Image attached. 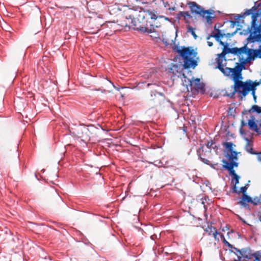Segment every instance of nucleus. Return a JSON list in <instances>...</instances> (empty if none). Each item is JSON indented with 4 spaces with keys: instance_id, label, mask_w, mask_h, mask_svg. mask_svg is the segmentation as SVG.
Returning <instances> with one entry per match:
<instances>
[{
    "instance_id": "nucleus-1",
    "label": "nucleus",
    "mask_w": 261,
    "mask_h": 261,
    "mask_svg": "<svg viewBox=\"0 0 261 261\" xmlns=\"http://www.w3.org/2000/svg\"><path fill=\"white\" fill-rule=\"evenodd\" d=\"M127 17L131 19V27H133L134 29L148 33L154 32V28L160 26L156 21L158 18H162L149 10H145L139 11L130 10Z\"/></svg>"
},
{
    "instance_id": "nucleus-2",
    "label": "nucleus",
    "mask_w": 261,
    "mask_h": 261,
    "mask_svg": "<svg viewBox=\"0 0 261 261\" xmlns=\"http://www.w3.org/2000/svg\"><path fill=\"white\" fill-rule=\"evenodd\" d=\"M256 9V8L254 6L251 9L246 10L245 12L237 15L235 18L236 20H239L241 18H244L245 16L252 14L251 24L249 30L250 35L248 37L249 41L251 42H261V24L258 25L256 22L260 14L258 13H252V11ZM244 46L246 47V45ZM242 54H247L250 60H253L255 58H261V44L259 45V48L257 49H248L246 47L245 53H243Z\"/></svg>"
},
{
    "instance_id": "nucleus-3",
    "label": "nucleus",
    "mask_w": 261,
    "mask_h": 261,
    "mask_svg": "<svg viewBox=\"0 0 261 261\" xmlns=\"http://www.w3.org/2000/svg\"><path fill=\"white\" fill-rule=\"evenodd\" d=\"M175 49L184 59V63L182 65L172 64L169 68V72L172 73L174 76H177L180 78L186 77L185 74L183 72L184 69L190 68H194L197 66V62L194 59L197 53L190 47H183L181 49L178 47Z\"/></svg>"
},
{
    "instance_id": "nucleus-4",
    "label": "nucleus",
    "mask_w": 261,
    "mask_h": 261,
    "mask_svg": "<svg viewBox=\"0 0 261 261\" xmlns=\"http://www.w3.org/2000/svg\"><path fill=\"white\" fill-rule=\"evenodd\" d=\"M242 68L243 67L231 76L234 82L232 86L233 90L231 93L227 94L228 96L232 98L234 94L237 93L240 100H242L248 94L249 90L248 80L245 82L241 81L243 79L241 73Z\"/></svg>"
},
{
    "instance_id": "nucleus-5",
    "label": "nucleus",
    "mask_w": 261,
    "mask_h": 261,
    "mask_svg": "<svg viewBox=\"0 0 261 261\" xmlns=\"http://www.w3.org/2000/svg\"><path fill=\"white\" fill-rule=\"evenodd\" d=\"M217 63L218 68L221 72L226 76H230L236 73L238 70L243 67L240 63H237V66L234 68L226 67V59H222V58H217Z\"/></svg>"
},
{
    "instance_id": "nucleus-6",
    "label": "nucleus",
    "mask_w": 261,
    "mask_h": 261,
    "mask_svg": "<svg viewBox=\"0 0 261 261\" xmlns=\"http://www.w3.org/2000/svg\"><path fill=\"white\" fill-rule=\"evenodd\" d=\"M237 256V259L236 261H248L253 258L254 253L248 248H242L241 249L234 247L233 250H231Z\"/></svg>"
},
{
    "instance_id": "nucleus-7",
    "label": "nucleus",
    "mask_w": 261,
    "mask_h": 261,
    "mask_svg": "<svg viewBox=\"0 0 261 261\" xmlns=\"http://www.w3.org/2000/svg\"><path fill=\"white\" fill-rule=\"evenodd\" d=\"M162 94L156 91L152 92L147 99L146 104L149 108H153L161 103L160 96Z\"/></svg>"
},
{
    "instance_id": "nucleus-8",
    "label": "nucleus",
    "mask_w": 261,
    "mask_h": 261,
    "mask_svg": "<svg viewBox=\"0 0 261 261\" xmlns=\"http://www.w3.org/2000/svg\"><path fill=\"white\" fill-rule=\"evenodd\" d=\"M246 47L243 46L240 48L233 47L231 48H228V51H226V46L223 48V51L218 55V58H222L225 59V55L227 53L232 54L235 55H241L242 53H245Z\"/></svg>"
},
{
    "instance_id": "nucleus-9",
    "label": "nucleus",
    "mask_w": 261,
    "mask_h": 261,
    "mask_svg": "<svg viewBox=\"0 0 261 261\" xmlns=\"http://www.w3.org/2000/svg\"><path fill=\"white\" fill-rule=\"evenodd\" d=\"M200 17L205 20L206 23L211 25L213 23V19L216 17L215 12L212 9L204 10Z\"/></svg>"
},
{
    "instance_id": "nucleus-10",
    "label": "nucleus",
    "mask_w": 261,
    "mask_h": 261,
    "mask_svg": "<svg viewBox=\"0 0 261 261\" xmlns=\"http://www.w3.org/2000/svg\"><path fill=\"white\" fill-rule=\"evenodd\" d=\"M188 5L192 13L198 15L199 16H200L204 10L203 7L197 4L195 2H190L188 3Z\"/></svg>"
},
{
    "instance_id": "nucleus-11",
    "label": "nucleus",
    "mask_w": 261,
    "mask_h": 261,
    "mask_svg": "<svg viewBox=\"0 0 261 261\" xmlns=\"http://www.w3.org/2000/svg\"><path fill=\"white\" fill-rule=\"evenodd\" d=\"M222 162L224 164L223 165V168L228 170L229 172L230 175H232L233 177L237 175L233 169L234 167H237L238 166V163L234 162L231 161L230 163H228L225 160L222 161Z\"/></svg>"
},
{
    "instance_id": "nucleus-12",
    "label": "nucleus",
    "mask_w": 261,
    "mask_h": 261,
    "mask_svg": "<svg viewBox=\"0 0 261 261\" xmlns=\"http://www.w3.org/2000/svg\"><path fill=\"white\" fill-rule=\"evenodd\" d=\"M190 85L195 90H202L204 87V85L200 82L199 79L196 78L190 81Z\"/></svg>"
},
{
    "instance_id": "nucleus-13",
    "label": "nucleus",
    "mask_w": 261,
    "mask_h": 261,
    "mask_svg": "<svg viewBox=\"0 0 261 261\" xmlns=\"http://www.w3.org/2000/svg\"><path fill=\"white\" fill-rule=\"evenodd\" d=\"M248 125L251 129L254 130L258 134H261V132L259 131V129L255 121V118L253 116H251V119L248 120Z\"/></svg>"
},
{
    "instance_id": "nucleus-14",
    "label": "nucleus",
    "mask_w": 261,
    "mask_h": 261,
    "mask_svg": "<svg viewBox=\"0 0 261 261\" xmlns=\"http://www.w3.org/2000/svg\"><path fill=\"white\" fill-rule=\"evenodd\" d=\"M251 202H252V198L247 194H244L238 203L244 207H246L248 205V203H251Z\"/></svg>"
},
{
    "instance_id": "nucleus-15",
    "label": "nucleus",
    "mask_w": 261,
    "mask_h": 261,
    "mask_svg": "<svg viewBox=\"0 0 261 261\" xmlns=\"http://www.w3.org/2000/svg\"><path fill=\"white\" fill-rule=\"evenodd\" d=\"M181 17L183 18L185 22L187 23H190V19L192 18V16L188 11H182L179 12L177 14V18L180 19Z\"/></svg>"
},
{
    "instance_id": "nucleus-16",
    "label": "nucleus",
    "mask_w": 261,
    "mask_h": 261,
    "mask_svg": "<svg viewBox=\"0 0 261 261\" xmlns=\"http://www.w3.org/2000/svg\"><path fill=\"white\" fill-rule=\"evenodd\" d=\"M128 13H126L125 14V16H122L120 21H119V25H120L122 27H131V23H130V20L131 19H129L128 17H127V14Z\"/></svg>"
},
{
    "instance_id": "nucleus-17",
    "label": "nucleus",
    "mask_w": 261,
    "mask_h": 261,
    "mask_svg": "<svg viewBox=\"0 0 261 261\" xmlns=\"http://www.w3.org/2000/svg\"><path fill=\"white\" fill-rule=\"evenodd\" d=\"M215 30H216L215 33H213L211 35L208 36L206 39L208 40L211 37H214L216 40H219L221 38L225 36V34L222 33L221 30L216 29V26H215Z\"/></svg>"
},
{
    "instance_id": "nucleus-18",
    "label": "nucleus",
    "mask_w": 261,
    "mask_h": 261,
    "mask_svg": "<svg viewBox=\"0 0 261 261\" xmlns=\"http://www.w3.org/2000/svg\"><path fill=\"white\" fill-rule=\"evenodd\" d=\"M245 140H246V145H245V149L246 150L251 153V154H256V152H254L253 151V143L248 138H246L245 139Z\"/></svg>"
},
{
    "instance_id": "nucleus-19",
    "label": "nucleus",
    "mask_w": 261,
    "mask_h": 261,
    "mask_svg": "<svg viewBox=\"0 0 261 261\" xmlns=\"http://www.w3.org/2000/svg\"><path fill=\"white\" fill-rule=\"evenodd\" d=\"M249 86V90H248V93L251 92V94L253 97V99L255 102L256 101L257 96L255 95V91L256 90V87H254V86L250 84V83H248Z\"/></svg>"
},
{
    "instance_id": "nucleus-20",
    "label": "nucleus",
    "mask_w": 261,
    "mask_h": 261,
    "mask_svg": "<svg viewBox=\"0 0 261 261\" xmlns=\"http://www.w3.org/2000/svg\"><path fill=\"white\" fill-rule=\"evenodd\" d=\"M229 153L227 154V158L228 160L230 161V162L231 161H233L234 160H237V154L238 153L236 151L233 150L229 151Z\"/></svg>"
},
{
    "instance_id": "nucleus-21",
    "label": "nucleus",
    "mask_w": 261,
    "mask_h": 261,
    "mask_svg": "<svg viewBox=\"0 0 261 261\" xmlns=\"http://www.w3.org/2000/svg\"><path fill=\"white\" fill-rule=\"evenodd\" d=\"M251 203H252L254 205L261 204V194L259 196H256L254 197L253 199H252Z\"/></svg>"
},
{
    "instance_id": "nucleus-22",
    "label": "nucleus",
    "mask_w": 261,
    "mask_h": 261,
    "mask_svg": "<svg viewBox=\"0 0 261 261\" xmlns=\"http://www.w3.org/2000/svg\"><path fill=\"white\" fill-rule=\"evenodd\" d=\"M220 235V237H221L223 242L224 243V244L226 246H227V247H228V248L229 249L233 250L234 247H233V246L231 244H230L227 241H226V240L225 239V238L224 237V234H221Z\"/></svg>"
},
{
    "instance_id": "nucleus-23",
    "label": "nucleus",
    "mask_w": 261,
    "mask_h": 261,
    "mask_svg": "<svg viewBox=\"0 0 261 261\" xmlns=\"http://www.w3.org/2000/svg\"><path fill=\"white\" fill-rule=\"evenodd\" d=\"M223 145L224 147L226 148V149L228 150V151H231L233 150V144L232 142H224L223 144Z\"/></svg>"
},
{
    "instance_id": "nucleus-24",
    "label": "nucleus",
    "mask_w": 261,
    "mask_h": 261,
    "mask_svg": "<svg viewBox=\"0 0 261 261\" xmlns=\"http://www.w3.org/2000/svg\"><path fill=\"white\" fill-rule=\"evenodd\" d=\"M253 261H261V252L256 251L254 252Z\"/></svg>"
},
{
    "instance_id": "nucleus-25",
    "label": "nucleus",
    "mask_w": 261,
    "mask_h": 261,
    "mask_svg": "<svg viewBox=\"0 0 261 261\" xmlns=\"http://www.w3.org/2000/svg\"><path fill=\"white\" fill-rule=\"evenodd\" d=\"M216 229V228L211 226H208L206 228L205 231L208 233V235H212V234L214 232V231H215Z\"/></svg>"
},
{
    "instance_id": "nucleus-26",
    "label": "nucleus",
    "mask_w": 261,
    "mask_h": 261,
    "mask_svg": "<svg viewBox=\"0 0 261 261\" xmlns=\"http://www.w3.org/2000/svg\"><path fill=\"white\" fill-rule=\"evenodd\" d=\"M252 109L254 112H256V113L260 114L261 113V107L257 106L254 105L252 107Z\"/></svg>"
},
{
    "instance_id": "nucleus-27",
    "label": "nucleus",
    "mask_w": 261,
    "mask_h": 261,
    "mask_svg": "<svg viewBox=\"0 0 261 261\" xmlns=\"http://www.w3.org/2000/svg\"><path fill=\"white\" fill-rule=\"evenodd\" d=\"M248 185H246V186L242 187L240 188V190L238 191V194H240V193H242L243 195L246 194V191L248 189L247 187Z\"/></svg>"
},
{
    "instance_id": "nucleus-28",
    "label": "nucleus",
    "mask_w": 261,
    "mask_h": 261,
    "mask_svg": "<svg viewBox=\"0 0 261 261\" xmlns=\"http://www.w3.org/2000/svg\"><path fill=\"white\" fill-rule=\"evenodd\" d=\"M188 31L191 33L192 35L194 37L195 39H196L197 36L194 31V29L191 27H189L188 28Z\"/></svg>"
},
{
    "instance_id": "nucleus-29",
    "label": "nucleus",
    "mask_w": 261,
    "mask_h": 261,
    "mask_svg": "<svg viewBox=\"0 0 261 261\" xmlns=\"http://www.w3.org/2000/svg\"><path fill=\"white\" fill-rule=\"evenodd\" d=\"M199 157L200 158L201 161L202 162H203L204 164H207V165H210L211 162H210V161L208 159H205L204 158H203L201 154H199Z\"/></svg>"
},
{
    "instance_id": "nucleus-30",
    "label": "nucleus",
    "mask_w": 261,
    "mask_h": 261,
    "mask_svg": "<svg viewBox=\"0 0 261 261\" xmlns=\"http://www.w3.org/2000/svg\"><path fill=\"white\" fill-rule=\"evenodd\" d=\"M248 83H250V84H251L252 85H253L256 87L257 86H258V85H259V84L260 83V82H257L256 81L253 82L251 80H248Z\"/></svg>"
},
{
    "instance_id": "nucleus-31",
    "label": "nucleus",
    "mask_w": 261,
    "mask_h": 261,
    "mask_svg": "<svg viewBox=\"0 0 261 261\" xmlns=\"http://www.w3.org/2000/svg\"><path fill=\"white\" fill-rule=\"evenodd\" d=\"M218 234H219V233L216 229L215 231H214V232L212 234V236H213L216 241H219V239L217 238V236Z\"/></svg>"
},
{
    "instance_id": "nucleus-32",
    "label": "nucleus",
    "mask_w": 261,
    "mask_h": 261,
    "mask_svg": "<svg viewBox=\"0 0 261 261\" xmlns=\"http://www.w3.org/2000/svg\"><path fill=\"white\" fill-rule=\"evenodd\" d=\"M88 126H85L84 128H83V134L85 133V134L89 135L88 132L90 133Z\"/></svg>"
},
{
    "instance_id": "nucleus-33",
    "label": "nucleus",
    "mask_w": 261,
    "mask_h": 261,
    "mask_svg": "<svg viewBox=\"0 0 261 261\" xmlns=\"http://www.w3.org/2000/svg\"><path fill=\"white\" fill-rule=\"evenodd\" d=\"M239 178H240V177L239 175H235L234 177H233V179L235 180L236 181V185L238 184L239 183Z\"/></svg>"
},
{
    "instance_id": "nucleus-34",
    "label": "nucleus",
    "mask_w": 261,
    "mask_h": 261,
    "mask_svg": "<svg viewBox=\"0 0 261 261\" xmlns=\"http://www.w3.org/2000/svg\"><path fill=\"white\" fill-rule=\"evenodd\" d=\"M238 190H237V186L235 184L234 186H233L232 187V192L233 193H238Z\"/></svg>"
},
{
    "instance_id": "nucleus-35",
    "label": "nucleus",
    "mask_w": 261,
    "mask_h": 261,
    "mask_svg": "<svg viewBox=\"0 0 261 261\" xmlns=\"http://www.w3.org/2000/svg\"><path fill=\"white\" fill-rule=\"evenodd\" d=\"M217 41L219 42V43L220 45L223 46L224 48H225V46H226V45L227 44H225L224 42L222 41L221 40V39H219V40H217Z\"/></svg>"
},
{
    "instance_id": "nucleus-36",
    "label": "nucleus",
    "mask_w": 261,
    "mask_h": 261,
    "mask_svg": "<svg viewBox=\"0 0 261 261\" xmlns=\"http://www.w3.org/2000/svg\"><path fill=\"white\" fill-rule=\"evenodd\" d=\"M213 144L214 142L213 141H212L211 142H209L207 143V146L209 149H210L211 147H212Z\"/></svg>"
},
{
    "instance_id": "nucleus-37",
    "label": "nucleus",
    "mask_w": 261,
    "mask_h": 261,
    "mask_svg": "<svg viewBox=\"0 0 261 261\" xmlns=\"http://www.w3.org/2000/svg\"><path fill=\"white\" fill-rule=\"evenodd\" d=\"M163 2V4L164 5V7L167 9H169V10H170V8H167V6H169V4H168V3L167 2H166L165 3H164V0H162Z\"/></svg>"
},
{
    "instance_id": "nucleus-38",
    "label": "nucleus",
    "mask_w": 261,
    "mask_h": 261,
    "mask_svg": "<svg viewBox=\"0 0 261 261\" xmlns=\"http://www.w3.org/2000/svg\"><path fill=\"white\" fill-rule=\"evenodd\" d=\"M207 45H208L210 47H211V46H212L213 45V42H211V41H208L207 42Z\"/></svg>"
},
{
    "instance_id": "nucleus-39",
    "label": "nucleus",
    "mask_w": 261,
    "mask_h": 261,
    "mask_svg": "<svg viewBox=\"0 0 261 261\" xmlns=\"http://www.w3.org/2000/svg\"><path fill=\"white\" fill-rule=\"evenodd\" d=\"M258 160L261 162V152L258 153L257 156Z\"/></svg>"
},
{
    "instance_id": "nucleus-40",
    "label": "nucleus",
    "mask_w": 261,
    "mask_h": 261,
    "mask_svg": "<svg viewBox=\"0 0 261 261\" xmlns=\"http://www.w3.org/2000/svg\"><path fill=\"white\" fill-rule=\"evenodd\" d=\"M143 1L144 0H136L137 2L139 1V2H141L142 3H144Z\"/></svg>"
},
{
    "instance_id": "nucleus-41",
    "label": "nucleus",
    "mask_w": 261,
    "mask_h": 261,
    "mask_svg": "<svg viewBox=\"0 0 261 261\" xmlns=\"http://www.w3.org/2000/svg\"><path fill=\"white\" fill-rule=\"evenodd\" d=\"M95 22H95L94 21H91V23H92V25L95 24L96 23Z\"/></svg>"
},
{
    "instance_id": "nucleus-42",
    "label": "nucleus",
    "mask_w": 261,
    "mask_h": 261,
    "mask_svg": "<svg viewBox=\"0 0 261 261\" xmlns=\"http://www.w3.org/2000/svg\"><path fill=\"white\" fill-rule=\"evenodd\" d=\"M109 83L113 86V87H115V86L114 85L113 83H112L111 82L109 81Z\"/></svg>"
},
{
    "instance_id": "nucleus-43",
    "label": "nucleus",
    "mask_w": 261,
    "mask_h": 261,
    "mask_svg": "<svg viewBox=\"0 0 261 261\" xmlns=\"http://www.w3.org/2000/svg\"><path fill=\"white\" fill-rule=\"evenodd\" d=\"M242 126H243V125H244L245 124V123L244 122V121H242Z\"/></svg>"
},
{
    "instance_id": "nucleus-44",
    "label": "nucleus",
    "mask_w": 261,
    "mask_h": 261,
    "mask_svg": "<svg viewBox=\"0 0 261 261\" xmlns=\"http://www.w3.org/2000/svg\"><path fill=\"white\" fill-rule=\"evenodd\" d=\"M228 48H229L227 47V44L226 45V51H228Z\"/></svg>"
},
{
    "instance_id": "nucleus-45",
    "label": "nucleus",
    "mask_w": 261,
    "mask_h": 261,
    "mask_svg": "<svg viewBox=\"0 0 261 261\" xmlns=\"http://www.w3.org/2000/svg\"><path fill=\"white\" fill-rule=\"evenodd\" d=\"M82 242H83V243H86V242H85V241H84V238H83V241H82Z\"/></svg>"
},
{
    "instance_id": "nucleus-46",
    "label": "nucleus",
    "mask_w": 261,
    "mask_h": 261,
    "mask_svg": "<svg viewBox=\"0 0 261 261\" xmlns=\"http://www.w3.org/2000/svg\"><path fill=\"white\" fill-rule=\"evenodd\" d=\"M240 132H241V134H243V132L242 130L241 129H240Z\"/></svg>"
},
{
    "instance_id": "nucleus-47",
    "label": "nucleus",
    "mask_w": 261,
    "mask_h": 261,
    "mask_svg": "<svg viewBox=\"0 0 261 261\" xmlns=\"http://www.w3.org/2000/svg\"><path fill=\"white\" fill-rule=\"evenodd\" d=\"M96 33V32H92L91 33H92V34H94V33Z\"/></svg>"
},
{
    "instance_id": "nucleus-48",
    "label": "nucleus",
    "mask_w": 261,
    "mask_h": 261,
    "mask_svg": "<svg viewBox=\"0 0 261 261\" xmlns=\"http://www.w3.org/2000/svg\"><path fill=\"white\" fill-rule=\"evenodd\" d=\"M150 85V84H148L147 86H149Z\"/></svg>"
},
{
    "instance_id": "nucleus-49",
    "label": "nucleus",
    "mask_w": 261,
    "mask_h": 261,
    "mask_svg": "<svg viewBox=\"0 0 261 261\" xmlns=\"http://www.w3.org/2000/svg\"><path fill=\"white\" fill-rule=\"evenodd\" d=\"M259 125H260V126L261 127V123H260Z\"/></svg>"
},
{
    "instance_id": "nucleus-50",
    "label": "nucleus",
    "mask_w": 261,
    "mask_h": 261,
    "mask_svg": "<svg viewBox=\"0 0 261 261\" xmlns=\"http://www.w3.org/2000/svg\"><path fill=\"white\" fill-rule=\"evenodd\" d=\"M260 82H261V79H260Z\"/></svg>"
}]
</instances>
